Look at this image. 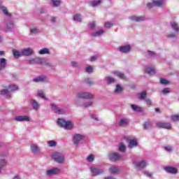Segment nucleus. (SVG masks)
<instances>
[{
    "label": "nucleus",
    "instance_id": "bf43d9fd",
    "mask_svg": "<svg viewBox=\"0 0 179 179\" xmlns=\"http://www.w3.org/2000/svg\"><path fill=\"white\" fill-rule=\"evenodd\" d=\"M144 174L145 176H148V177H152V173L150 172L145 171V172H144Z\"/></svg>",
    "mask_w": 179,
    "mask_h": 179
},
{
    "label": "nucleus",
    "instance_id": "c756f323",
    "mask_svg": "<svg viewBox=\"0 0 179 179\" xmlns=\"http://www.w3.org/2000/svg\"><path fill=\"white\" fill-rule=\"evenodd\" d=\"M2 12L6 15V16H12V14L8 12V9L6 7H1Z\"/></svg>",
    "mask_w": 179,
    "mask_h": 179
},
{
    "label": "nucleus",
    "instance_id": "0eeeda50",
    "mask_svg": "<svg viewBox=\"0 0 179 179\" xmlns=\"http://www.w3.org/2000/svg\"><path fill=\"white\" fill-rule=\"evenodd\" d=\"M108 159L111 162H117V160H121L122 159V156L120 155L118 153H112L108 155Z\"/></svg>",
    "mask_w": 179,
    "mask_h": 179
},
{
    "label": "nucleus",
    "instance_id": "774afa93",
    "mask_svg": "<svg viewBox=\"0 0 179 179\" xmlns=\"http://www.w3.org/2000/svg\"><path fill=\"white\" fill-rule=\"evenodd\" d=\"M51 21L53 22H55V17H52Z\"/></svg>",
    "mask_w": 179,
    "mask_h": 179
},
{
    "label": "nucleus",
    "instance_id": "1a4fd4ad",
    "mask_svg": "<svg viewBox=\"0 0 179 179\" xmlns=\"http://www.w3.org/2000/svg\"><path fill=\"white\" fill-rule=\"evenodd\" d=\"M157 128H163L164 129H171V124L170 123H164L158 122L156 123Z\"/></svg>",
    "mask_w": 179,
    "mask_h": 179
},
{
    "label": "nucleus",
    "instance_id": "6e6552de",
    "mask_svg": "<svg viewBox=\"0 0 179 179\" xmlns=\"http://www.w3.org/2000/svg\"><path fill=\"white\" fill-rule=\"evenodd\" d=\"M73 139L75 140L74 141V145L75 146H78L79 145V142H80V141H82L83 139H84L85 136L82 135V134H76L73 136Z\"/></svg>",
    "mask_w": 179,
    "mask_h": 179
},
{
    "label": "nucleus",
    "instance_id": "5fc2aeb1",
    "mask_svg": "<svg viewBox=\"0 0 179 179\" xmlns=\"http://www.w3.org/2000/svg\"><path fill=\"white\" fill-rule=\"evenodd\" d=\"M93 104V102H87L84 104L85 107H90Z\"/></svg>",
    "mask_w": 179,
    "mask_h": 179
},
{
    "label": "nucleus",
    "instance_id": "a18cd8bd",
    "mask_svg": "<svg viewBox=\"0 0 179 179\" xmlns=\"http://www.w3.org/2000/svg\"><path fill=\"white\" fill-rule=\"evenodd\" d=\"M107 79H108V83H114V82H115V79H114L111 76H108Z\"/></svg>",
    "mask_w": 179,
    "mask_h": 179
},
{
    "label": "nucleus",
    "instance_id": "a211bd4d",
    "mask_svg": "<svg viewBox=\"0 0 179 179\" xmlns=\"http://www.w3.org/2000/svg\"><path fill=\"white\" fill-rule=\"evenodd\" d=\"M6 59H0V71H2V69H5L6 68Z\"/></svg>",
    "mask_w": 179,
    "mask_h": 179
},
{
    "label": "nucleus",
    "instance_id": "b1692460",
    "mask_svg": "<svg viewBox=\"0 0 179 179\" xmlns=\"http://www.w3.org/2000/svg\"><path fill=\"white\" fill-rule=\"evenodd\" d=\"M109 171L112 174H117V173H118V171H119V169H118V168H117L115 166H112V167L109 168Z\"/></svg>",
    "mask_w": 179,
    "mask_h": 179
},
{
    "label": "nucleus",
    "instance_id": "680f3d73",
    "mask_svg": "<svg viewBox=\"0 0 179 179\" xmlns=\"http://www.w3.org/2000/svg\"><path fill=\"white\" fill-rule=\"evenodd\" d=\"M168 37H169V38H174V37H176V34H170L169 36H168Z\"/></svg>",
    "mask_w": 179,
    "mask_h": 179
},
{
    "label": "nucleus",
    "instance_id": "4468645a",
    "mask_svg": "<svg viewBox=\"0 0 179 179\" xmlns=\"http://www.w3.org/2000/svg\"><path fill=\"white\" fill-rule=\"evenodd\" d=\"M31 150L34 155H39L40 153V149H38V146L36 144L31 145Z\"/></svg>",
    "mask_w": 179,
    "mask_h": 179
},
{
    "label": "nucleus",
    "instance_id": "0e129e2a",
    "mask_svg": "<svg viewBox=\"0 0 179 179\" xmlns=\"http://www.w3.org/2000/svg\"><path fill=\"white\" fill-rule=\"evenodd\" d=\"M90 61H96V57L92 56V57H91Z\"/></svg>",
    "mask_w": 179,
    "mask_h": 179
},
{
    "label": "nucleus",
    "instance_id": "338daca9",
    "mask_svg": "<svg viewBox=\"0 0 179 179\" xmlns=\"http://www.w3.org/2000/svg\"><path fill=\"white\" fill-rule=\"evenodd\" d=\"M71 64H72L73 66H75V65H76V62H71Z\"/></svg>",
    "mask_w": 179,
    "mask_h": 179
},
{
    "label": "nucleus",
    "instance_id": "9d476101",
    "mask_svg": "<svg viewBox=\"0 0 179 179\" xmlns=\"http://www.w3.org/2000/svg\"><path fill=\"white\" fill-rule=\"evenodd\" d=\"M165 171L169 174H177V168L173 166H166L164 168Z\"/></svg>",
    "mask_w": 179,
    "mask_h": 179
},
{
    "label": "nucleus",
    "instance_id": "dca6fc26",
    "mask_svg": "<svg viewBox=\"0 0 179 179\" xmlns=\"http://www.w3.org/2000/svg\"><path fill=\"white\" fill-rule=\"evenodd\" d=\"M131 50V45H124V46H121L120 48V52H129V51Z\"/></svg>",
    "mask_w": 179,
    "mask_h": 179
},
{
    "label": "nucleus",
    "instance_id": "8fccbe9b",
    "mask_svg": "<svg viewBox=\"0 0 179 179\" xmlns=\"http://www.w3.org/2000/svg\"><path fill=\"white\" fill-rule=\"evenodd\" d=\"M85 71L86 72H88V73H92V72H93V68H92L91 66H88Z\"/></svg>",
    "mask_w": 179,
    "mask_h": 179
},
{
    "label": "nucleus",
    "instance_id": "79ce46f5",
    "mask_svg": "<svg viewBox=\"0 0 179 179\" xmlns=\"http://www.w3.org/2000/svg\"><path fill=\"white\" fill-rule=\"evenodd\" d=\"M120 152H125V145L124 143H121L119 147Z\"/></svg>",
    "mask_w": 179,
    "mask_h": 179
},
{
    "label": "nucleus",
    "instance_id": "ddd939ff",
    "mask_svg": "<svg viewBox=\"0 0 179 179\" xmlns=\"http://www.w3.org/2000/svg\"><path fill=\"white\" fill-rule=\"evenodd\" d=\"M59 173V169L54 168L52 169H50L46 172L47 176H54L55 174H58Z\"/></svg>",
    "mask_w": 179,
    "mask_h": 179
},
{
    "label": "nucleus",
    "instance_id": "a19ab883",
    "mask_svg": "<svg viewBox=\"0 0 179 179\" xmlns=\"http://www.w3.org/2000/svg\"><path fill=\"white\" fill-rule=\"evenodd\" d=\"M172 121H179V115H173L171 116Z\"/></svg>",
    "mask_w": 179,
    "mask_h": 179
},
{
    "label": "nucleus",
    "instance_id": "f704fd0d",
    "mask_svg": "<svg viewBox=\"0 0 179 179\" xmlns=\"http://www.w3.org/2000/svg\"><path fill=\"white\" fill-rule=\"evenodd\" d=\"M52 110H53V111L55 113H58V106H57V105L54 104V103H50Z\"/></svg>",
    "mask_w": 179,
    "mask_h": 179
},
{
    "label": "nucleus",
    "instance_id": "39448f33",
    "mask_svg": "<svg viewBox=\"0 0 179 179\" xmlns=\"http://www.w3.org/2000/svg\"><path fill=\"white\" fill-rule=\"evenodd\" d=\"M8 89L9 90H3L0 92V94H7L8 95L9 94V92H15L16 90H17L19 89V87H17V85H9L8 86Z\"/></svg>",
    "mask_w": 179,
    "mask_h": 179
},
{
    "label": "nucleus",
    "instance_id": "864d4df0",
    "mask_svg": "<svg viewBox=\"0 0 179 179\" xmlns=\"http://www.w3.org/2000/svg\"><path fill=\"white\" fill-rule=\"evenodd\" d=\"M57 113H58L59 114H65V110H64V109H59V108H58V109H57Z\"/></svg>",
    "mask_w": 179,
    "mask_h": 179
},
{
    "label": "nucleus",
    "instance_id": "09e8293b",
    "mask_svg": "<svg viewBox=\"0 0 179 179\" xmlns=\"http://www.w3.org/2000/svg\"><path fill=\"white\" fill-rule=\"evenodd\" d=\"M113 26H114V24H113L111 22L105 23V27H107L108 29L113 27Z\"/></svg>",
    "mask_w": 179,
    "mask_h": 179
},
{
    "label": "nucleus",
    "instance_id": "2f4dec72",
    "mask_svg": "<svg viewBox=\"0 0 179 179\" xmlns=\"http://www.w3.org/2000/svg\"><path fill=\"white\" fill-rule=\"evenodd\" d=\"M148 127H152V122L150 121L145 122L143 124V128L144 129H148Z\"/></svg>",
    "mask_w": 179,
    "mask_h": 179
},
{
    "label": "nucleus",
    "instance_id": "6ab92c4d",
    "mask_svg": "<svg viewBox=\"0 0 179 179\" xmlns=\"http://www.w3.org/2000/svg\"><path fill=\"white\" fill-rule=\"evenodd\" d=\"M131 20H133L134 22H142L145 20V17H136L135 15H133L130 17Z\"/></svg>",
    "mask_w": 179,
    "mask_h": 179
},
{
    "label": "nucleus",
    "instance_id": "f257e3e1",
    "mask_svg": "<svg viewBox=\"0 0 179 179\" xmlns=\"http://www.w3.org/2000/svg\"><path fill=\"white\" fill-rule=\"evenodd\" d=\"M57 125L61 127V128H64V129H70L71 131V129H73V124L71 120L66 122L64 119L59 118L57 120Z\"/></svg>",
    "mask_w": 179,
    "mask_h": 179
},
{
    "label": "nucleus",
    "instance_id": "bb28decb",
    "mask_svg": "<svg viewBox=\"0 0 179 179\" xmlns=\"http://www.w3.org/2000/svg\"><path fill=\"white\" fill-rule=\"evenodd\" d=\"M13 54L15 58H19V57H20L22 55V52H20L16 49L13 50Z\"/></svg>",
    "mask_w": 179,
    "mask_h": 179
},
{
    "label": "nucleus",
    "instance_id": "a878e982",
    "mask_svg": "<svg viewBox=\"0 0 179 179\" xmlns=\"http://www.w3.org/2000/svg\"><path fill=\"white\" fill-rule=\"evenodd\" d=\"M139 100H144V99H146V92L143 91L141 93L138 94Z\"/></svg>",
    "mask_w": 179,
    "mask_h": 179
},
{
    "label": "nucleus",
    "instance_id": "f3484780",
    "mask_svg": "<svg viewBox=\"0 0 179 179\" xmlns=\"http://www.w3.org/2000/svg\"><path fill=\"white\" fill-rule=\"evenodd\" d=\"M127 142H129V148H130V149H132L134 146H138V141H136V139H127Z\"/></svg>",
    "mask_w": 179,
    "mask_h": 179
},
{
    "label": "nucleus",
    "instance_id": "e433bc0d",
    "mask_svg": "<svg viewBox=\"0 0 179 179\" xmlns=\"http://www.w3.org/2000/svg\"><path fill=\"white\" fill-rule=\"evenodd\" d=\"M160 83L162 85H170V81H169V80H166L164 78H162L160 80Z\"/></svg>",
    "mask_w": 179,
    "mask_h": 179
},
{
    "label": "nucleus",
    "instance_id": "f03ea898",
    "mask_svg": "<svg viewBox=\"0 0 179 179\" xmlns=\"http://www.w3.org/2000/svg\"><path fill=\"white\" fill-rule=\"evenodd\" d=\"M29 64L31 65L33 64H38L39 65H45V66H50L51 65V63L45 61V59L43 58H36L30 59L29 61Z\"/></svg>",
    "mask_w": 179,
    "mask_h": 179
},
{
    "label": "nucleus",
    "instance_id": "4c0bfd02",
    "mask_svg": "<svg viewBox=\"0 0 179 179\" xmlns=\"http://www.w3.org/2000/svg\"><path fill=\"white\" fill-rule=\"evenodd\" d=\"M101 3V0H99L97 1H91L92 6H98V5H100Z\"/></svg>",
    "mask_w": 179,
    "mask_h": 179
},
{
    "label": "nucleus",
    "instance_id": "9b49d317",
    "mask_svg": "<svg viewBox=\"0 0 179 179\" xmlns=\"http://www.w3.org/2000/svg\"><path fill=\"white\" fill-rule=\"evenodd\" d=\"M22 55H26L27 57H29V55H33V49L28 48H24L21 52Z\"/></svg>",
    "mask_w": 179,
    "mask_h": 179
},
{
    "label": "nucleus",
    "instance_id": "cd10ccee",
    "mask_svg": "<svg viewBox=\"0 0 179 179\" xmlns=\"http://www.w3.org/2000/svg\"><path fill=\"white\" fill-rule=\"evenodd\" d=\"M171 25V27L173 29V30H175V31H177V32L179 31V27L176 22H172Z\"/></svg>",
    "mask_w": 179,
    "mask_h": 179
},
{
    "label": "nucleus",
    "instance_id": "49530a36",
    "mask_svg": "<svg viewBox=\"0 0 179 179\" xmlns=\"http://www.w3.org/2000/svg\"><path fill=\"white\" fill-rule=\"evenodd\" d=\"M48 145L50 147L56 146L57 145V142L54 141H48Z\"/></svg>",
    "mask_w": 179,
    "mask_h": 179
},
{
    "label": "nucleus",
    "instance_id": "2eb2a0df",
    "mask_svg": "<svg viewBox=\"0 0 179 179\" xmlns=\"http://www.w3.org/2000/svg\"><path fill=\"white\" fill-rule=\"evenodd\" d=\"M15 121H19V122L27 121V122H29V121H30V117H29V116H17V117H15Z\"/></svg>",
    "mask_w": 179,
    "mask_h": 179
},
{
    "label": "nucleus",
    "instance_id": "c85d7f7f",
    "mask_svg": "<svg viewBox=\"0 0 179 179\" xmlns=\"http://www.w3.org/2000/svg\"><path fill=\"white\" fill-rule=\"evenodd\" d=\"M73 20H75L76 22H82V18L80 17V14H76L73 16Z\"/></svg>",
    "mask_w": 179,
    "mask_h": 179
},
{
    "label": "nucleus",
    "instance_id": "f8f14e48",
    "mask_svg": "<svg viewBox=\"0 0 179 179\" xmlns=\"http://www.w3.org/2000/svg\"><path fill=\"white\" fill-rule=\"evenodd\" d=\"M91 173L93 176H100V174H103V171L98 168H91Z\"/></svg>",
    "mask_w": 179,
    "mask_h": 179
},
{
    "label": "nucleus",
    "instance_id": "603ef678",
    "mask_svg": "<svg viewBox=\"0 0 179 179\" xmlns=\"http://www.w3.org/2000/svg\"><path fill=\"white\" fill-rule=\"evenodd\" d=\"M0 166L1 167H3V166H6V161H5L4 159H1L0 161Z\"/></svg>",
    "mask_w": 179,
    "mask_h": 179
},
{
    "label": "nucleus",
    "instance_id": "423d86ee",
    "mask_svg": "<svg viewBox=\"0 0 179 179\" xmlns=\"http://www.w3.org/2000/svg\"><path fill=\"white\" fill-rule=\"evenodd\" d=\"M163 2H164V0H153L152 3H149L147 4L148 8H152L153 5L155 6H157L158 8H162V6L163 5Z\"/></svg>",
    "mask_w": 179,
    "mask_h": 179
},
{
    "label": "nucleus",
    "instance_id": "13d9d810",
    "mask_svg": "<svg viewBox=\"0 0 179 179\" xmlns=\"http://www.w3.org/2000/svg\"><path fill=\"white\" fill-rule=\"evenodd\" d=\"M145 102L147 103V104L148 106H151L152 105V101L150 99H146Z\"/></svg>",
    "mask_w": 179,
    "mask_h": 179
},
{
    "label": "nucleus",
    "instance_id": "e2e57ef3",
    "mask_svg": "<svg viewBox=\"0 0 179 179\" xmlns=\"http://www.w3.org/2000/svg\"><path fill=\"white\" fill-rule=\"evenodd\" d=\"M3 55H5V51H0V57H2Z\"/></svg>",
    "mask_w": 179,
    "mask_h": 179
},
{
    "label": "nucleus",
    "instance_id": "c9c22d12",
    "mask_svg": "<svg viewBox=\"0 0 179 179\" xmlns=\"http://www.w3.org/2000/svg\"><path fill=\"white\" fill-rule=\"evenodd\" d=\"M115 75L117 76L118 78L120 79H125V75L124 73H120V72H116Z\"/></svg>",
    "mask_w": 179,
    "mask_h": 179
},
{
    "label": "nucleus",
    "instance_id": "052dcab7",
    "mask_svg": "<svg viewBox=\"0 0 179 179\" xmlns=\"http://www.w3.org/2000/svg\"><path fill=\"white\" fill-rule=\"evenodd\" d=\"M155 52H152V51H150L149 50L148 51V55H150V57H153V55H155Z\"/></svg>",
    "mask_w": 179,
    "mask_h": 179
},
{
    "label": "nucleus",
    "instance_id": "412c9836",
    "mask_svg": "<svg viewBox=\"0 0 179 179\" xmlns=\"http://www.w3.org/2000/svg\"><path fill=\"white\" fill-rule=\"evenodd\" d=\"M145 72L148 73V75H155L156 73V70H155V68L153 67H146L145 68Z\"/></svg>",
    "mask_w": 179,
    "mask_h": 179
},
{
    "label": "nucleus",
    "instance_id": "393cba45",
    "mask_svg": "<svg viewBox=\"0 0 179 179\" xmlns=\"http://www.w3.org/2000/svg\"><path fill=\"white\" fill-rule=\"evenodd\" d=\"M31 103L34 110H37L38 108V103L36 100H31Z\"/></svg>",
    "mask_w": 179,
    "mask_h": 179
},
{
    "label": "nucleus",
    "instance_id": "7c9ffc66",
    "mask_svg": "<svg viewBox=\"0 0 179 179\" xmlns=\"http://www.w3.org/2000/svg\"><path fill=\"white\" fill-rule=\"evenodd\" d=\"M103 33H104V31L101 29V30L92 34V36L93 37H97V36H101V34H103Z\"/></svg>",
    "mask_w": 179,
    "mask_h": 179
},
{
    "label": "nucleus",
    "instance_id": "20e7f679",
    "mask_svg": "<svg viewBox=\"0 0 179 179\" xmlns=\"http://www.w3.org/2000/svg\"><path fill=\"white\" fill-rule=\"evenodd\" d=\"M78 99H84L87 100H90L92 99H94V95L89 93V92H79L78 94Z\"/></svg>",
    "mask_w": 179,
    "mask_h": 179
},
{
    "label": "nucleus",
    "instance_id": "aec40b11",
    "mask_svg": "<svg viewBox=\"0 0 179 179\" xmlns=\"http://www.w3.org/2000/svg\"><path fill=\"white\" fill-rule=\"evenodd\" d=\"M146 162L141 161V162L137 163L136 167L138 170H142V169H145L146 167Z\"/></svg>",
    "mask_w": 179,
    "mask_h": 179
},
{
    "label": "nucleus",
    "instance_id": "de8ad7c7",
    "mask_svg": "<svg viewBox=\"0 0 179 179\" xmlns=\"http://www.w3.org/2000/svg\"><path fill=\"white\" fill-rule=\"evenodd\" d=\"M31 33H34V34H36L38 33V30L37 29V27H34L31 29Z\"/></svg>",
    "mask_w": 179,
    "mask_h": 179
},
{
    "label": "nucleus",
    "instance_id": "7ed1b4c3",
    "mask_svg": "<svg viewBox=\"0 0 179 179\" xmlns=\"http://www.w3.org/2000/svg\"><path fill=\"white\" fill-rule=\"evenodd\" d=\"M52 158L57 162V163L62 164L65 162V157L59 152H55L52 155Z\"/></svg>",
    "mask_w": 179,
    "mask_h": 179
},
{
    "label": "nucleus",
    "instance_id": "72a5a7b5",
    "mask_svg": "<svg viewBox=\"0 0 179 179\" xmlns=\"http://www.w3.org/2000/svg\"><path fill=\"white\" fill-rule=\"evenodd\" d=\"M127 123L128 120L127 119H122L120 121V125H121L122 127L127 125Z\"/></svg>",
    "mask_w": 179,
    "mask_h": 179
},
{
    "label": "nucleus",
    "instance_id": "69168bd1",
    "mask_svg": "<svg viewBox=\"0 0 179 179\" xmlns=\"http://www.w3.org/2000/svg\"><path fill=\"white\" fill-rule=\"evenodd\" d=\"M156 113H160V109L159 108H155Z\"/></svg>",
    "mask_w": 179,
    "mask_h": 179
},
{
    "label": "nucleus",
    "instance_id": "58836bf2",
    "mask_svg": "<svg viewBox=\"0 0 179 179\" xmlns=\"http://www.w3.org/2000/svg\"><path fill=\"white\" fill-rule=\"evenodd\" d=\"M38 96L41 97V99H43V100H47V98L45 97V95H44V92L43 91L39 92L38 93Z\"/></svg>",
    "mask_w": 179,
    "mask_h": 179
},
{
    "label": "nucleus",
    "instance_id": "4be33fe9",
    "mask_svg": "<svg viewBox=\"0 0 179 179\" xmlns=\"http://www.w3.org/2000/svg\"><path fill=\"white\" fill-rule=\"evenodd\" d=\"M133 111H136L137 113H142L143 111V110L142 109L141 107H139L138 106L136 105H131V106Z\"/></svg>",
    "mask_w": 179,
    "mask_h": 179
},
{
    "label": "nucleus",
    "instance_id": "6e6d98bb",
    "mask_svg": "<svg viewBox=\"0 0 179 179\" xmlns=\"http://www.w3.org/2000/svg\"><path fill=\"white\" fill-rule=\"evenodd\" d=\"M89 27H90V29H94V27H96V23L92 22L89 24Z\"/></svg>",
    "mask_w": 179,
    "mask_h": 179
},
{
    "label": "nucleus",
    "instance_id": "5701e85b",
    "mask_svg": "<svg viewBox=\"0 0 179 179\" xmlns=\"http://www.w3.org/2000/svg\"><path fill=\"white\" fill-rule=\"evenodd\" d=\"M38 53L41 55H44V54H50V50H48V48H44L40 50Z\"/></svg>",
    "mask_w": 179,
    "mask_h": 179
},
{
    "label": "nucleus",
    "instance_id": "c03bdc74",
    "mask_svg": "<svg viewBox=\"0 0 179 179\" xmlns=\"http://www.w3.org/2000/svg\"><path fill=\"white\" fill-rule=\"evenodd\" d=\"M87 162H92L93 160H94V155H90L88 156L87 158Z\"/></svg>",
    "mask_w": 179,
    "mask_h": 179
},
{
    "label": "nucleus",
    "instance_id": "ea45409f",
    "mask_svg": "<svg viewBox=\"0 0 179 179\" xmlns=\"http://www.w3.org/2000/svg\"><path fill=\"white\" fill-rule=\"evenodd\" d=\"M54 6H59L61 5V1L59 0H52Z\"/></svg>",
    "mask_w": 179,
    "mask_h": 179
},
{
    "label": "nucleus",
    "instance_id": "37998d69",
    "mask_svg": "<svg viewBox=\"0 0 179 179\" xmlns=\"http://www.w3.org/2000/svg\"><path fill=\"white\" fill-rule=\"evenodd\" d=\"M122 92V87L120 85H116L115 92L116 93H121Z\"/></svg>",
    "mask_w": 179,
    "mask_h": 179
},
{
    "label": "nucleus",
    "instance_id": "3c124183",
    "mask_svg": "<svg viewBox=\"0 0 179 179\" xmlns=\"http://www.w3.org/2000/svg\"><path fill=\"white\" fill-rule=\"evenodd\" d=\"M163 94H167V93H170V88L166 87L162 90Z\"/></svg>",
    "mask_w": 179,
    "mask_h": 179
},
{
    "label": "nucleus",
    "instance_id": "473e14b6",
    "mask_svg": "<svg viewBox=\"0 0 179 179\" xmlns=\"http://www.w3.org/2000/svg\"><path fill=\"white\" fill-rule=\"evenodd\" d=\"M45 79V77H38L36 78H34V82H44V80Z\"/></svg>",
    "mask_w": 179,
    "mask_h": 179
},
{
    "label": "nucleus",
    "instance_id": "4d7b16f0",
    "mask_svg": "<svg viewBox=\"0 0 179 179\" xmlns=\"http://www.w3.org/2000/svg\"><path fill=\"white\" fill-rule=\"evenodd\" d=\"M165 150H166L168 152H170V151L173 150V148H171V147H170V145H168V146L165 147Z\"/></svg>",
    "mask_w": 179,
    "mask_h": 179
}]
</instances>
